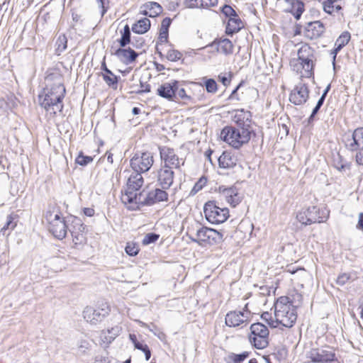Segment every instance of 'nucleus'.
<instances>
[{
	"label": "nucleus",
	"instance_id": "nucleus-26",
	"mask_svg": "<svg viewBox=\"0 0 363 363\" xmlns=\"http://www.w3.org/2000/svg\"><path fill=\"white\" fill-rule=\"evenodd\" d=\"M121 331V327L116 325L107 330H102L100 334V339L104 344L109 345L119 335Z\"/></svg>",
	"mask_w": 363,
	"mask_h": 363
},
{
	"label": "nucleus",
	"instance_id": "nucleus-21",
	"mask_svg": "<svg viewBox=\"0 0 363 363\" xmlns=\"http://www.w3.org/2000/svg\"><path fill=\"white\" fill-rule=\"evenodd\" d=\"M220 197L225 199L226 201L233 207H235L242 200V196L238 193L237 189L234 187L219 188Z\"/></svg>",
	"mask_w": 363,
	"mask_h": 363
},
{
	"label": "nucleus",
	"instance_id": "nucleus-42",
	"mask_svg": "<svg viewBox=\"0 0 363 363\" xmlns=\"http://www.w3.org/2000/svg\"><path fill=\"white\" fill-rule=\"evenodd\" d=\"M182 55L180 52L175 50H169L167 53V58L168 60L175 62L181 59Z\"/></svg>",
	"mask_w": 363,
	"mask_h": 363
},
{
	"label": "nucleus",
	"instance_id": "nucleus-41",
	"mask_svg": "<svg viewBox=\"0 0 363 363\" xmlns=\"http://www.w3.org/2000/svg\"><path fill=\"white\" fill-rule=\"evenodd\" d=\"M125 251L130 256H135L139 252V247L134 242H128Z\"/></svg>",
	"mask_w": 363,
	"mask_h": 363
},
{
	"label": "nucleus",
	"instance_id": "nucleus-46",
	"mask_svg": "<svg viewBox=\"0 0 363 363\" xmlns=\"http://www.w3.org/2000/svg\"><path fill=\"white\" fill-rule=\"evenodd\" d=\"M218 0H200V8L208 9L216 6Z\"/></svg>",
	"mask_w": 363,
	"mask_h": 363
},
{
	"label": "nucleus",
	"instance_id": "nucleus-11",
	"mask_svg": "<svg viewBox=\"0 0 363 363\" xmlns=\"http://www.w3.org/2000/svg\"><path fill=\"white\" fill-rule=\"evenodd\" d=\"M110 306L108 303H104L97 308L87 306L83 311L84 318L92 325L101 322L110 312Z\"/></svg>",
	"mask_w": 363,
	"mask_h": 363
},
{
	"label": "nucleus",
	"instance_id": "nucleus-6",
	"mask_svg": "<svg viewBox=\"0 0 363 363\" xmlns=\"http://www.w3.org/2000/svg\"><path fill=\"white\" fill-rule=\"evenodd\" d=\"M250 136L251 131L244 127L226 126L220 133V138L235 148H239L242 145L248 143Z\"/></svg>",
	"mask_w": 363,
	"mask_h": 363
},
{
	"label": "nucleus",
	"instance_id": "nucleus-13",
	"mask_svg": "<svg viewBox=\"0 0 363 363\" xmlns=\"http://www.w3.org/2000/svg\"><path fill=\"white\" fill-rule=\"evenodd\" d=\"M343 142L346 147L351 151L363 149V128H358L352 133H345Z\"/></svg>",
	"mask_w": 363,
	"mask_h": 363
},
{
	"label": "nucleus",
	"instance_id": "nucleus-7",
	"mask_svg": "<svg viewBox=\"0 0 363 363\" xmlns=\"http://www.w3.org/2000/svg\"><path fill=\"white\" fill-rule=\"evenodd\" d=\"M269 330L266 325L261 323H253L250 326L249 340L257 349L262 350L268 346Z\"/></svg>",
	"mask_w": 363,
	"mask_h": 363
},
{
	"label": "nucleus",
	"instance_id": "nucleus-43",
	"mask_svg": "<svg viewBox=\"0 0 363 363\" xmlns=\"http://www.w3.org/2000/svg\"><path fill=\"white\" fill-rule=\"evenodd\" d=\"M93 160L91 157L84 156L82 152L76 158V163L79 165L85 166Z\"/></svg>",
	"mask_w": 363,
	"mask_h": 363
},
{
	"label": "nucleus",
	"instance_id": "nucleus-36",
	"mask_svg": "<svg viewBox=\"0 0 363 363\" xmlns=\"http://www.w3.org/2000/svg\"><path fill=\"white\" fill-rule=\"evenodd\" d=\"M249 356V353L247 352H244L242 354H235L231 353L227 357L228 363H242L244 360H245Z\"/></svg>",
	"mask_w": 363,
	"mask_h": 363
},
{
	"label": "nucleus",
	"instance_id": "nucleus-57",
	"mask_svg": "<svg viewBox=\"0 0 363 363\" xmlns=\"http://www.w3.org/2000/svg\"><path fill=\"white\" fill-rule=\"evenodd\" d=\"M141 90L139 92H149L150 91V86L146 83L140 82Z\"/></svg>",
	"mask_w": 363,
	"mask_h": 363
},
{
	"label": "nucleus",
	"instance_id": "nucleus-44",
	"mask_svg": "<svg viewBox=\"0 0 363 363\" xmlns=\"http://www.w3.org/2000/svg\"><path fill=\"white\" fill-rule=\"evenodd\" d=\"M159 238V235L155 233H147L145 235L143 240V244L144 245H149L150 243L155 242Z\"/></svg>",
	"mask_w": 363,
	"mask_h": 363
},
{
	"label": "nucleus",
	"instance_id": "nucleus-62",
	"mask_svg": "<svg viewBox=\"0 0 363 363\" xmlns=\"http://www.w3.org/2000/svg\"><path fill=\"white\" fill-rule=\"evenodd\" d=\"M143 352L145 353L146 360H149L151 357V352L149 347H145Z\"/></svg>",
	"mask_w": 363,
	"mask_h": 363
},
{
	"label": "nucleus",
	"instance_id": "nucleus-23",
	"mask_svg": "<svg viewBox=\"0 0 363 363\" xmlns=\"http://www.w3.org/2000/svg\"><path fill=\"white\" fill-rule=\"evenodd\" d=\"M233 121L239 127L248 128L251 123V113L244 109L235 110L232 114Z\"/></svg>",
	"mask_w": 363,
	"mask_h": 363
},
{
	"label": "nucleus",
	"instance_id": "nucleus-45",
	"mask_svg": "<svg viewBox=\"0 0 363 363\" xmlns=\"http://www.w3.org/2000/svg\"><path fill=\"white\" fill-rule=\"evenodd\" d=\"M16 226V223L13 222V218L11 216L7 217V220L6 224L1 229V232L4 235L6 234V231L7 230H13Z\"/></svg>",
	"mask_w": 363,
	"mask_h": 363
},
{
	"label": "nucleus",
	"instance_id": "nucleus-20",
	"mask_svg": "<svg viewBox=\"0 0 363 363\" xmlns=\"http://www.w3.org/2000/svg\"><path fill=\"white\" fill-rule=\"evenodd\" d=\"M308 98V87L303 84H299L291 91L289 100L296 105L305 103Z\"/></svg>",
	"mask_w": 363,
	"mask_h": 363
},
{
	"label": "nucleus",
	"instance_id": "nucleus-29",
	"mask_svg": "<svg viewBox=\"0 0 363 363\" xmlns=\"http://www.w3.org/2000/svg\"><path fill=\"white\" fill-rule=\"evenodd\" d=\"M211 45H216L217 50L225 55L231 54L233 51V43L229 39L227 38L220 39L218 41H214Z\"/></svg>",
	"mask_w": 363,
	"mask_h": 363
},
{
	"label": "nucleus",
	"instance_id": "nucleus-28",
	"mask_svg": "<svg viewBox=\"0 0 363 363\" xmlns=\"http://www.w3.org/2000/svg\"><path fill=\"white\" fill-rule=\"evenodd\" d=\"M219 166L221 168H232L236 165L237 159L230 152H224L218 157Z\"/></svg>",
	"mask_w": 363,
	"mask_h": 363
},
{
	"label": "nucleus",
	"instance_id": "nucleus-59",
	"mask_svg": "<svg viewBox=\"0 0 363 363\" xmlns=\"http://www.w3.org/2000/svg\"><path fill=\"white\" fill-rule=\"evenodd\" d=\"M84 213L89 217H91L94 215V210L91 208H85L84 209Z\"/></svg>",
	"mask_w": 363,
	"mask_h": 363
},
{
	"label": "nucleus",
	"instance_id": "nucleus-10",
	"mask_svg": "<svg viewBox=\"0 0 363 363\" xmlns=\"http://www.w3.org/2000/svg\"><path fill=\"white\" fill-rule=\"evenodd\" d=\"M153 163V156L148 152L136 153L130 160V165L133 171L140 173L147 172Z\"/></svg>",
	"mask_w": 363,
	"mask_h": 363
},
{
	"label": "nucleus",
	"instance_id": "nucleus-12",
	"mask_svg": "<svg viewBox=\"0 0 363 363\" xmlns=\"http://www.w3.org/2000/svg\"><path fill=\"white\" fill-rule=\"evenodd\" d=\"M252 314L248 310L233 311L228 312L225 318V322L228 327L243 328L251 321Z\"/></svg>",
	"mask_w": 363,
	"mask_h": 363
},
{
	"label": "nucleus",
	"instance_id": "nucleus-32",
	"mask_svg": "<svg viewBox=\"0 0 363 363\" xmlns=\"http://www.w3.org/2000/svg\"><path fill=\"white\" fill-rule=\"evenodd\" d=\"M350 38V33L346 31L343 32L336 40L335 43V49L333 52L334 54V60L335 59L337 52L349 43Z\"/></svg>",
	"mask_w": 363,
	"mask_h": 363
},
{
	"label": "nucleus",
	"instance_id": "nucleus-22",
	"mask_svg": "<svg viewBox=\"0 0 363 363\" xmlns=\"http://www.w3.org/2000/svg\"><path fill=\"white\" fill-rule=\"evenodd\" d=\"M325 31V26L323 23L319 21L310 22L308 23L305 35L311 40L316 39L321 36Z\"/></svg>",
	"mask_w": 363,
	"mask_h": 363
},
{
	"label": "nucleus",
	"instance_id": "nucleus-16",
	"mask_svg": "<svg viewBox=\"0 0 363 363\" xmlns=\"http://www.w3.org/2000/svg\"><path fill=\"white\" fill-rule=\"evenodd\" d=\"M141 196V202H140V205H152L157 202L167 201L168 199V194L165 191V189H155L148 193L143 192Z\"/></svg>",
	"mask_w": 363,
	"mask_h": 363
},
{
	"label": "nucleus",
	"instance_id": "nucleus-54",
	"mask_svg": "<svg viewBox=\"0 0 363 363\" xmlns=\"http://www.w3.org/2000/svg\"><path fill=\"white\" fill-rule=\"evenodd\" d=\"M240 84H239L231 93V94L229 96V99L231 100V101H240V98L238 96V89L240 88Z\"/></svg>",
	"mask_w": 363,
	"mask_h": 363
},
{
	"label": "nucleus",
	"instance_id": "nucleus-3",
	"mask_svg": "<svg viewBox=\"0 0 363 363\" xmlns=\"http://www.w3.org/2000/svg\"><path fill=\"white\" fill-rule=\"evenodd\" d=\"M143 183L142 173L133 171L128 176L126 187L121 195V201L129 209L135 210L140 208V199L144 191L139 193L138 191H140Z\"/></svg>",
	"mask_w": 363,
	"mask_h": 363
},
{
	"label": "nucleus",
	"instance_id": "nucleus-40",
	"mask_svg": "<svg viewBox=\"0 0 363 363\" xmlns=\"http://www.w3.org/2000/svg\"><path fill=\"white\" fill-rule=\"evenodd\" d=\"M205 86L207 92L215 94L218 90V85L216 81L213 79H208L205 82Z\"/></svg>",
	"mask_w": 363,
	"mask_h": 363
},
{
	"label": "nucleus",
	"instance_id": "nucleus-53",
	"mask_svg": "<svg viewBox=\"0 0 363 363\" xmlns=\"http://www.w3.org/2000/svg\"><path fill=\"white\" fill-rule=\"evenodd\" d=\"M110 360L107 356L97 355L95 357V363H109Z\"/></svg>",
	"mask_w": 363,
	"mask_h": 363
},
{
	"label": "nucleus",
	"instance_id": "nucleus-35",
	"mask_svg": "<svg viewBox=\"0 0 363 363\" xmlns=\"http://www.w3.org/2000/svg\"><path fill=\"white\" fill-rule=\"evenodd\" d=\"M332 1H326V0H322L320 2L323 4V8L325 12L332 14L335 9L338 11L342 8L341 6L338 4L339 1H335L334 3L331 4Z\"/></svg>",
	"mask_w": 363,
	"mask_h": 363
},
{
	"label": "nucleus",
	"instance_id": "nucleus-25",
	"mask_svg": "<svg viewBox=\"0 0 363 363\" xmlns=\"http://www.w3.org/2000/svg\"><path fill=\"white\" fill-rule=\"evenodd\" d=\"M115 55L121 62L125 64L133 62L138 57V53L130 48H118L116 51Z\"/></svg>",
	"mask_w": 363,
	"mask_h": 363
},
{
	"label": "nucleus",
	"instance_id": "nucleus-4",
	"mask_svg": "<svg viewBox=\"0 0 363 363\" xmlns=\"http://www.w3.org/2000/svg\"><path fill=\"white\" fill-rule=\"evenodd\" d=\"M297 60H292L291 65L294 70L300 72L303 77H311L316 61L314 50L307 44L302 45L297 51Z\"/></svg>",
	"mask_w": 363,
	"mask_h": 363
},
{
	"label": "nucleus",
	"instance_id": "nucleus-31",
	"mask_svg": "<svg viewBox=\"0 0 363 363\" xmlns=\"http://www.w3.org/2000/svg\"><path fill=\"white\" fill-rule=\"evenodd\" d=\"M150 28V21L144 18L138 20L136 23H135L132 26V30L138 34H144Z\"/></svg>",
	"mask_w": 363,
	"mask_h": 363
},
{
	"label": "nucleus",
	"instance_id": "nucleus-37",
	"mask_svg": "<svg viewBox=\"0 0 363 363\" xmlns=\"http://www.w3.org/2000/svg\"><path fill=\"white\" fill-rule=\"evenodd\" d=\"M121 33V38L119 43L121 47H125L130 42V29L128 25H125Z\"/></svg>",
	"mask_w": 363,
	"mask_h": 363
},
{
	"label": "nucleus",
	"instance_id": "nucleus-5",
	"mask_svg": "<svg viewBox=\"0 0 363 363\" xmlns=\"http://www.w3.org/2000/svg\"><path fill=\"white\" fill-rule=\"evenodd\" d=\"M49 231L57 239L62 240L67 235V225L57 206H50L45 214Z\"/></svg>",
	"mask_w": 363,
	"mask_h": 363
},
{
	"label": "nucleus",
	"instance_id": "nucleus-24",
	"mask_svg": "<svg viewBox=\"0 0 363 363\" xmlns=\"http://www.w3.org/2000/svg\"><path fill=\"white\" fill-rule=\"evenodd\" d=\"M162 6L157 2L150 1L140 7V13L149 17H155L162 13Z\"/></svg>",
	"mask_w": 363,
	"mask_h": 363
},
{
	"label": "nucleus",
	"instance_id": "nucleus-18",
	"mask_svg": "<svg viewBox=\"0 0 363 363\" xmlns=\"http://www.w3.org/2000/svg\"><path fill=\"white\" fill-rule=\"evenodd\" d=\"M178 89V82L173 80L161 84L157 89V94L168 101H176V92Z\"/></svg>",
	"mask_w": 363,
	"mask_h": 363
},
{
	"label": "nucleus",
	"instance_id": "nucleus-9",
	"mask_svg": "<svg viewBox=\"0 0 363 363\" xmlns=\"http://www.w3.org/2000/svg\"><path fill=\"white\" fill-rule=\"evenodd\" d=\"M306 357L310 362L315 363L333 362L335 358V349L328 345L313 348L307 352Z\"/></svg>",
	"mask_w": 363,
	"mask_h": 363
},
{
	"label": "nucleus",
	"instance_id": "nucleus-47",
	"mask_svg": "<svg viewBox=\"0 0 363 363\" xmlns=\"http://www.w3.org/2000/svg\"><path fill=\"white\" fill-rule=\"evenodd\" d=\"M177 99H181L184 100V101H189L191 99V97L186 94V91L184 89H177L176 92V100Z\"/></svg>",
	"mask_w": 363,
	"mask_h": 363
},
{
	"label": "nucleus",
	"instance_id": "nucleus-51",
	"mask_svg": "<svg viewBox=\"0 0 363 363\" xmlns=\"http://www.w3.org/2000/svg\"><path fill=\"white\" fill-rule=\"evenodd\" d=\"M168 38V29L160 28L159 40L162 43H166Z\"/></svg>",
	"mask_w": 363,
	"mask_h": 363
},
{
	"label": "nucleus",
	"instance_id": "nucleus-64",
	"mask_svg": "<svg viewBox=\"0 0 363 363\" xmlns=\"http://www.w3.org/2000/svg\"><path fill=\"white\" fill-rule=\"evenodd\" d=\"M320 108V107L315 106V107L313 108V110L312 111L310 118H313L315 116V115L318 112Z\"/></svg>",
	"mask_w": 363,
	"mask_h": 363
},
{
	"label": "nucleus",
	"instance_id": "nucleus-49",
	"mask_svg": "<svg viewBox=\"0 0 363 363\" xmlns=\"http://www.w3.org/2000/svg\"><path fill=\"white\" fill-rule=\"evenodd\" d=\"M350 279V275L349 274L343 273L338 276L336 281L337 284L342 286L345 284Z\"/></svg>",
	"mask_w": 363,
	"mask_h": 363
},
{
	"label": "nucleus",
	"instance_id": "nucleus-33",
	"mask_svg": "<svg viewBox=\"0 0 363 363\" xmlns=\"http://www.w3.org/2000/svg\"><path fill=\"white\" fill-rule=\"evenodd\" d=\"M223 240V234L220 232L209 228L207 234V238L205 243L209 245H214L221 242Z\"/></svg>",
	"mask_w": 363,
	"mask_h": 363
},
{
	"label": "nucleus",
	"instance_id": "nucleus-38",
	"mask_svg": "<svg viewBox=\"0 0 363 363\" xmlns=\"http://www.w3.org/2000/svg\"><path fill=\"white\" fill-rule=\"evenodd\" d=\"M208 229L209 228L207 227H201L196 230V238L192 239V240L198 242H206Z\"/></svg>",
	"mask_w": 363,
	"mask_h": 363
},
{
	"label": "nucleus",
	"instance_id": "nucleus-1",
	"mask_svg": "<svg viewBox=\"0 0 363 363\" xmlns=\"http://www.w3.org/2000/svg\"><path fill=\"white\" fill-rule=\"evenodd\" d=\"M46 87L39 94V104L47 113L55 116L62 111L65 87L62 76L58 72L48 74L45 77Z\"/></svg>",
	"mask_w": 363,
	"mask_h": 363
},
{
	"label": "nucleus",
	"instance_id": "nucleus-30",
	"mask_svg": "<svg viewBox=\"0 0 363 363\" xmlns=\"http://www.w3.org/2000/svg\"><path fill=\"white\" fill-rule=\"evenodd\" d=\"M242 26V22L238 15L234 17H231L228 19L226 26V33L228 34H233L238 32Z\"/></svg>",
	"mask_w": 363,
	"mask_h": 363
},
{
	"label": "nucleus",
	"instance_id": "nucleus-2",
	"mask_svg": "<svg viewBox=\"0 0 363 363\" xmlns=\"http://www.w3.org/2000/svg\"><path fill=\"white\" fill-rule=\"evenodd\" d=\"M274 318H270L269 325L272 328L282 326L291 328L296 321V307L286 296H281L277 299L274 306Z\"/></svg>",
	"mask_w": 363,
	"mask_h": 363
},
{
	"label": "nucleus",
	"instance_id": "nucleus-63",
	"mask_svg": "<svg viewBox=\"0 0 363 363\" xmlns=\"http://www.w3.org/2000/svg\"><path fill=\"white\" fill-rule=\"evenodd\" d=\"M129 338L131 340V342L133 343L134 345H135V343H137L138 342L137 340V337L135 334H130Z\"/></svg>",
	"mask_w": 363,
	"mask_h": 363
},
{
	"label": "nucleus",
	"instance_id": "nucleus-60",
	"mask_svg": "<svg viewBox=\"0 0 363 363\" xmlns=\"http://www.w3.org/2000/svg\"><path fill=\"white\" fill-rule=\"evenodd\" d=\"M96 2L98 4L99 6L102 9L101 16H104V13L106 12V9H105V6H104V0H96Z\"/></svg>",
	"mask_w": 363,
	"mask_h": 363
},
{
	"label": "nucleus",
	"instance_id": "nucleus-39",
	"mask_svg": "<svg viewBox=\"0 0 363 363\" xmlns=\"http://www.w3.org/2000/svg\"><path fill=\"white\" fill-rule=\"evenodd\" d=\"M91 345L87 340L82 339L77 342V350L80 354H85L90 349Z\"/></svg>",
	"mask_w": 363,
	"mask_h": 363
},
{
	"label": "nucleus",
	"instance_id": "nucleus-55",
	"mask_svg": "<svg viewBox=\"0 0 363 363\" xmlns=\"http://www.w3.org/2000/svg\"><path fill=\"white\" fill-rule=\"evenodd\" d=\"M172 20L169 18H165L162 21L161 28L169 29Z\"/></svg>",
	"mask_w": 363,
	"mask_h": 363
},
{
	"label": "nucleus",
	"instance_id": "nucleus-15",
	"mask_svg": "<svg viewBox=\"0 0 363 363\" xmlns=\"http://www.w3.org/2000/svg\"><path fill=\"white\" fill-rule=\"evenodd\" d=\"M160 154L161 160L164 162L162 167L171 169L180 168V160L173 149L167 147H160Z\"/></svg>",
	"mask_w": 363,
	"mask_h": 363
},
{
	"label": "nucleus",
	"instance_id": "nucleus-17",
	"mask_svg": "<svg viewBox=\"0 0 363 363\" xmlns=\"http://www.w3.org/2000/svg\"><path fill=\"white\" fill-rule=\"evenodd\" d=\"M71 232L73 242L75 245H82L86 242L85 228L86 226L82 220L77 217H72Z\"/></svg>",
	"mask_w": 363,
	"mask_h": 363
},
{
	"label": "nucleus",
	"instance_id": "nucleus-19",
	"mask_svg": "<svg viewBox=\"0 0 363 363\" xmlns=\"http://www.w3.org/2000/svg\"><path fill=\"white\" fill-rule=\"evenodd\" d=\"M174 173L172 169L161 167L157 172V181L158 185L163 189H168L174 182Z\"/></svg>",
	"mask_w": 363,
	"mask_h": 363
},
{
	"label": "nucleus",
	"instance_id": "nucleus-34",
	"mask_svg": "<svg viewBox=\"0 0 363 363\" xmlns=\"http://www.w3.org/2000/svg\"><path fill=\"white\" fill-rule=\"evenodd\" d=\"M290 3L292 7L291 12L296 19H299L304 11L303 2L298 0H290Z\"/></svg>",
	"mask_w": 363,
	"mask_h": 363
},
{
	"label": "nucleus",
	"instance_id": "nucleus-58",
	"mask_svg": "<svg viewBox=\"0 0 363 363\" xmlns=\"http://www.w3.org/2000/svg\"><path fill=\"white\" fill-rule=\"evenodd\" d=\"M358 217H359V219H358V223L357 225V228L358 229L363 230V213H359Z\"/></svg>",
	"mask_w": 363,
	"mask_h": 363
},
{
	"label": "nucleus",
	"instance_id": "nucleus-56",
	"mask_svg": "<svg viewBox=\"0 0 363 363\" xmlns=\"http://www.w3.org/2000/svg\"><path fill=\"white\" fill-rule=\"evenodd\" d=\"M356 162L359 165H363V151H359L356 155Z\"/></svg>",
	"mask_w": 363,
	"mask_h": 363
},
{
	"label": "nucleus",
	"instance_id": "nucleus-61",
	"mask_svg": "<svg viewBox=\"0 0 363 363\" xmlns=\"http://www.w3.org/2000/svg\"><path fill=\"white\" fill-rule=\"evenodd\" d=\"M134 347L138 349V350H142L143 352L145 350V347H148L147 345H143V343L140 342H138L137 343H135V345H134Z\"/></svg>",
	"mask_w": 363,
	"mask_h": 363
},
{
	"label": "nucleus",
	"instance_id": "nucleus-52",
	"mask_svg": "<svg viewBox=\"0 0 363 363\" xmlns=\"http://www.w3.org/2000/svg\"><path fill=\"white\" fill-rule=\"evenodd\" d=\"M230 74H228L227 75H219L218 79L225 86H227L230 83Z\"/></svg>",
	"mask_w": 363,
	"mask_h": 363
},
{
	"label": "nucleus",
	"instance_id": "nucleus-48",
	"mask_svg": "<svg viewBox=\"0 0 363 363\" xmlns=\"http://www.w3.org/2000/svg\"><path fill=\"white\" fill-rule=\"evenodd\" d=\"M184 6L188 9L200 8V0H185Z\"/></svg>",
	"mask_w": 363,
	"mask_h": 363
},
{
	"label": "nucleus",
	"instance_id": "nucleus-8",
	"mask_svg": "<svg viewBox=\"0 0 363 363\" xmlns=\"http://www.w3.org/2000/svg\"><path fill=\"white\" fill-rule=\"evenodd\" d=\"M203 212L206 220L213 224L222 223L229 217L228 209L218 207L213 201L205 203Z\"/></svg>",
	"mask_w": 363,
	"mask_h": 363
},
{
	"label": "nucleus",
	"instance_id": "nucleus-27",
	"mask_svg": "<svg viewBox=\"0 0 363 363\" xmlns=\"http://www.w3.org/2000/svg\"><path fill=\"white\" fill-rule=\"evenodd\" d=\"M101 69L105 72V73H102L101 75L106 84L112 89H116L118 87V78L107 68L104 61L101 64Z\"/></svg>",
	"mask_w": 363,
	"mask_h": 363
},
{
	"label": "nucleus",
	"instance_id": "nucleus-50",
	"mask_svg": "<svg viewBox=\"0 0 363 363\" xmlns=\"http://www.w3.org/2000/svg\"><path fill=\"white\" fill-rule=\"evenodd\" d=\"M222 11L226 16H228L229 18L237 16L236 12L228 5H225L223 7Z\"/></svg>",
	"mask_w": 363,
	"mask_h": 363
},
{
	"label": "nucleus",
	"instance_id": "nucleus-14",
	"mask_svg": "<svg viewBox=\"0 0 363 363\" xmlns=\"http://www.w3.org/2000/svg\"><path fill=\"white\" fill-rule=\"evenodd\" d=\"M320 210L315 206L301 209L296 216L297 220L303 225H311L315 223L323 222L320 216Z\"/></svg>",
	"mask_w": 363,
	"mask_h": 363
}]
</instances>
